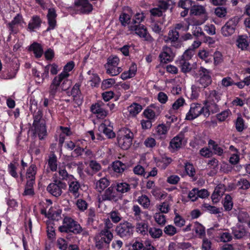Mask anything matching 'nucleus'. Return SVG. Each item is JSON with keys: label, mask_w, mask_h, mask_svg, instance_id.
Wrapping results in <instances>:
<instances>
[{"label": "nucleus", "mask_w": 250, "mask_h": 250, "mask_svg": "<svg viewBox=\"0 0 250 250\" xmlns=\"http://www.w3.org/2000/svg\"><path fill=\"white\" fill-rule=\"evenodd\" d=\"M42 21L38 16H33L29 21L27 29L30 31H34L35 29L41 26Z\"/></svg>", "instance_id": "26"}, {"label": "nucleus", "mask_w": 250, "mask_h": 250, "mask_svg": "<svg viewBox=\"0 0 250 250\" xmlns=\"http://www.w3.org/2000/svg\"><path fill=\"white\" fill-rule=\"evenodd\" d=\"M232 232L236 239H240L246 234L245 229L241 226H236L232 229Z\"/></svg>", "instance_id": "33"}, {"label": "nucleus", "mask_w": 250, "mask_h": 250, "mask_svg": "<svg viewBox=\"0 0 250 250\" xmlns=\"http://www.w3.org/2000/svg\"><path fill=\"white\" fill-rule=\"evenodd\" d=\"M205 100L204 102H219L221 99V94L216 90H208L204 92Z\"/></svg>", "instance_id": "16"}, {"label": "nucleus", "mask_w": 250, "mask_h": 250, "mask_svg": "<svg viewBox=\"0 0 250 250\" xmlns=\"http://www.w3.org/2000/svg\"><path fill=\"white\" fill-rule=\"evenodd\" d=\"M164 232L166 235L171 237L177 234L178 231L174 226L168 225L164 228Z\"/></svg>", "instance_id": "47"}, {"label": "nucleus", "mask_w": 250, "mask_h": 250, "mask_svg": "<svg viewBox=\"0 0 250 250\" xmlns=\"http://www.w3.org/2000/svg\"><path fill=\"white\" fill-rule=\"evenodd\" d=\"M161 107L156 104H152L143 111V115L146 118L151 121L154 120L160 114Z\"/></svg>", "instance_id": "11"}, {"label": "nucleus", "mask_w": 250, "mask_h": 250, "mask_svg": "<svg viewBox=\"0 0 250 250\" xmlns=\"http://www.w3.org/2000/svg\"><path fill=\"white\" fill-rule=\"evenodd\" d=\"M76 10L82 14H89L93 10V6L88 0H75Z\"/></svg>", "instance_id": "12"}, {"label": "nucleus", "mask_w": 250, "mask_h": 250, "mask_svg": "<svg viewBox=\"0 0 250 250\" xmlns=\"http://www.w3.org/2000/svg\"><path fill=\"white\" fill-rule=\"evenodd\" d=\"M204 107L201 104L197 103H192L190 105V108L186 114V119L187 120H192L200 115H204Z\"/></svg>", "instance_id": "6"}, {"label": "nucleus", "mask_w": 250, "mask_h": 250, "mask_svg": "<svg viewBox=\"0 0 250 250\" xmlns=\"http://www.w3.org/2000/svg\"><path fill=\"white\" fill-rule=\"evenodd\" d=\"M148 232L150 236L154 239L159 238L163 235L162 229L156 227L150 228L148 229Z\"/></svg>", "instance_id": "42"}, {"label": "nucleus", "mask_w": 250, "mask_h": 250, "mask_svg": "<svg viewBox=\"0 0 250 250\" xmlns=\"http://www.w3.org/2000/svg\"><path fill=\"white\" fill-rule=\"evenodd\" d=\"M35 128V132L38 134L40 140H42L47 135V131L44 121H42L37 125H33Z\"/></svg>", "instance_id": "27"}, {"label": "nucleus", "mask_w": 250, "mask_h": 250, "mask_svg": "<svg viewBox=\"0 0 250 250\" xmlns=\"http://www.w3.org/2000/svg\"><path fill=\"white\" fill-rule=\"evenodd\" d=\"M238 19L237 17L230 19L221 28V33L225 37H229L232 35L235 30Z\"/></svg>", "instance_id": "8"}, {"label": "nucleus", "mask_w": 250, "mask_h": 250, "mask_svg": "<svg viewBox=\"0 0 250 250\" xmlns=\"http://www.w3.org/2000/svg\"><path fill=\"white\" fill-rule=\"evenodd\" d=\"M130 188L129 185L126 183H121L117 185V190L122 193L128 192Z\"/></svg>", "instance_id": "56"}, {"label": "nucleus", "mask_w": 250, "mask_h": 250, "mask_svg": "<svg viewBox=\"0 0 250 250\" xmlns=\"http://www.w3.org/2000/svg\"><path fill=\"white\" fill-rule=\"evenodd\" d=\"M66 188V184L60 180H55L47 187V190L55 197L60 196L62 193V189Z\"/></svg>", "instance_id": "10"}, {"label": "nucleus", "mask_w": 250, "mask_h": 250, "mask_svg": "<svg viewBox=\"0 0 250 250\" xmlns=\"http://www.w3.org/2000/svg\"><path fill=\"white\" fill-rule=\"evenodd\" d=\"M208 144L209 147L214 151V154L219 156L223 154V149L215 141L210 140Z\"/></svg>", "instance_id": "41"}, {"label": "nucleus", "mask_w": 250, "mask_h": 250, "mask_svg": "<svg viewBox=\"0 0 250 250\" xmlns=\"http://www.w3.org/2000/svg\"><path fill=\"white\" fill-rule=\"evenodd\" d=\"M132 210L133 212L134 216L136 220L140 221L142 220L141 215L143 211L141 210L140 207L136 205H134L132 207Z\"/></svg>", "instance_id": "58"}, {"label": "nucleus", "mask_w": 250, "mask_h": 250, "mask_svg": "<svg viewBox=\"0 0 250 250\" xmlns=\"http://www.w3.org/2000/svg\"><path fill=\"white\" fill-rule=\"evenodd\" d=\"M148 223L146 222L143 221L136 224V229L137 232L142 235H145L148 231Z\"/></svg>", "instance_id": "36"}, {"label": "nucleus", "mask_w": 250, "mask_h": 250, "mask_svg": "<svg viewBox=\"0 0 250 250\" xmlns=\"http://www.w3.org/2000/svg\"><path fill=\"white\" fill-rule=\"evenodd\" d=\"M88 75V79L91 83V85L92 86H95L99 84L100 82V79L97 74L94 73L91 70H89L87 72Z\"/></svg>", "instance_id": "40"}, {"label": "nucleus", "mask_w": 250, "mask_h": 250, "mask_svg": "<svg viewBox=\"0 0 250 250\" xmlns=\"http://www.w3.org/2000/svg\"><path fill=\"white\" fill-rule=\"evenodd\" d=\"M224 207L226 210H230L233 207L232 198L229 195H226L223 203Z\"/></svg>", "instance_id": "55"}, {"label": "nucleus", "mask_w": 250, "mask_h": 250, "mask_svg": "<svg viewBox=\"0 0 250 250\" xmlns=\"http://www.w3.org/2000/svg\"><path fill=\"white\" fill-rule=\"evenodd\" d=\"M112 224L108 222L106 223L107 228H104L101 231L96 235L100 237V239L104 241L106 244H109L113 239V234L108 230V229L112 227Z\"/></svg>", "instance_id": "15"}, {"label": "nucleus", "mask_w": 250, "mask_h": 250, "mask_svg": "<svg viewBox=\"0 0 250 250\" xmlns=\"http://www.w3.org/2000/svg\"><path fill=\"white\" fill-rule=\"evenodd\" d=\"M68 184V192L75 198H78L80 195V184L79 181L73 176L70 175L67 180Z\"/></svg>", "instance_id": "13"}, {"label": "nucleus", "mask_w": 250, "mask_h": 250, "mask_svg": "<svg viewBox=\"0 0 250 250\" xmlns=\"http://www.w3.org/2000/svg\"><path fill=\"white\" fill-rule=\"evenodd\" d=\"M31 50L33 51L34 54L37 58H40L43 53V49L41 45L38 43H34L31 45Z\"/></svg>", "instance_id": "46"}, {"label": "nucleus", "mask_w": 250, "mask_h": 250, "mask_svg": "<svg viewBox=\"0 0 250 250\" xmlns=\"http://www.w3.org/2000/svg\"><path fill=\"white\" fill-rule=\"evenodd\" d=\"M203 74L202 75L199 80V83L204 87L206 88L211 83L212 80L208 71L204 69L203 70Z\"/></svg>", "instance_id": "24"}, {"label": "nucleus", "mask_w": 250, "mask_h": 250, "mask_svg": "<svg viewBox=\"0 0 250 250\" xmlns=\"http://www.w3.org/2000/svg\"><path fill=\"white\" fill-rule=\"evenodd\" d=\"M177 62L180 65V66L181 67L182 71L183 72L186 73L190 70V69H191L190 64L188 62V60L180 58L177 61Z\"/></svg>", "instance_id": "44"}, {"label": "nucleus", "mask_w": 250, "mask_h": 250, "mask_svg": "<svg viewBox=\"0 0 250 250\" xmlns=\"http://www.w3.org/2000/svg\"><path fill=\"white\" fill-rule=\"evenodd\" d=\"M185 169L187 174L191 177H194L195 174V170L193 166L190 163H186L185 166Z\"/></svg>", "instance_id": "64"}, {"label": "nucleus", "mask_w": 250, "mask_h": 250, "mask_svg": "<svg viewBox=\"0 0 250 250\" xmlns=\"http://www.w3.org/2000/svg\"><path fill=\"white\" fill-rule=\"evenodd\" d=\"M122 71L120 67L106 66V73L111 76H117Z\"/></svg>", "instance_id": "54"}, {"label": "nucleus", "mask_w": 250, "mask_h": 250, "mask_svg": "<svg viewBox=\"0 0 250 250\" xmlns=\"http://www.w3.org/2000/svg\"><path fill=\"white\" fill-rule=\"evenodd\" d=\"M231 113L229 109H228L222 111L221 113L217 114V119L220 122L224 121L226 119L231 115Z\"/></svg>", "instance_id": "57"}, {"label": "nucleus", "mask_w": 250, "mask_h": 250, "mask_svg": "<svg viewBox=\"0 0 250 250\" xmlns=\"http://www.w3.org/2000/svg\"><path fill=\"white\" fill-rule=\"evenodd\" d=\"M186 101L183 97L177 99L172 104V109L177 110L186 104Z\"/></svg>", "instance_id": "53"}, {"label": "nucleus", "mask_w": 250, "mask_h": 250, "mask_svg": "<svg viewBox=\"0 0 250 250\" xmlns=\"http://www.w3.org/2000/svg\"><path fill=\"white\" fill-rule=\"evenodd\" d=\"M206 13V9L202 5H194L190 9V14L195 16H200Z\"/></svg>", "instance_id": "38"}, {"label": "nucleus", "mask_w": 250, "mask_h": 250, "mask_svg": "<svg viewBox=\"0 0 250 250\" xmlns=\"http://www.w3.org/2000/svg\"><path fill=\"white\" fill-rule=\"evenodd\" d=\"M75 63L74 62L70 61L66 63L63 67V71L58 76L64 80V85H68L69 83L71 85V82L68 79L70 76L69 72L74 68Z\"/></svg>", "instance_id": "14"}, {"label": "nucleus", "mask_w": 250, "mask_h": 250, "mask_svg": "<svg viewBox=\"0 0 250 250\" xmlns=\"http://www.w3.org/2000/svg\"><path fill=\"white\" fill-rule=\"evenodd\" d=\"M133 133L127 128L121 129L118 135V143L123 149H128L132 144Z\"/></svg>", "instance_id": "1"}, {"label": "nucleus", "mask_w": 250, "mask_h": 250, "mask_svg": "<svg viewBox=\"0 0 250 250\" xmlns=\"http://www.w3.org/2000/svg\"><path fill=\"white\" fill-rule=\"evenodd\" d=\"M142 109V106L137 103H133L127 107L129 115L132 117H135L141 112Z\"/></svg>", "instance_id": "34"}, {"label": "nucleus", "mask_w": 250, "mask_h": 250, "mask_svg": "<svg viewBox=\"0 0 250 250\" xmlns=\"http://www.w3.org/2000/svg\"><path fill=\"white\" fill-rule=\"evenodd\" d=\"M169 128V126L165 124H160L156 127V134L160 138H165Z\"/></svg>", "instance_id": "28"}, {"label": "nucleus", "mask_w": 250, "mask_h": 250, "mask_svg": "<svg viewBox=\"0 0 250 250\" xmlns=\"http://www.w3.org/2000/svg\"><path fill=\"white\" fill-rule=\"evenodd\" d=\"M183 139L182 134H179L174 137L170 142V147L173 149L181 147Z\"/></svg>", "instance_id": "32"}, {"label": "nucleus", "mask_w": 250, "mask_h": 250, "mask_svg": "<svg viewBox=\"0 0 250 250\" xmlns=\"http://www.w3.org/2000/svg\"><path fill=\"white\" fill-rule=\"evenodd\" d=\"M204 209L212 214H218L220 212L219 209L214 206H211L208 204H204L203 205Z\"/></svg>", "instance_id": "60"}, {"label": "nucleus", "mask_w": 250, "mask_h": 250, "mask_svg": "<svg viewBox=\"0 0 250 250\" xmlns=\"http://www.w3.org/2000/svg\"><path fill=\"white\" fill-rule=\"evenodd\" d=\"M193 229L200 238L205 235V228L199 223H196L194 224Z\"/></svg>", "instance_id": "49"}, {"label": "nucleus", "mask_w": 250, "mask_h": 250, "mask_svg": "<svg viewBox=\"0 0 250 250\" xmlns=\"http://www.w3.org/2000/svg\"><path fill=\"white\" fill-rule=\"evenodd\" d=\"M34 184V182L27 181L23 193L24 195H33L34 194V191L33 188Z\"/></svg>", "instance_id": "51"}, {"label": "nucleus", "mask_w": 250, "mask_h": 250, "mask_svg": "<svg viewBox=\"0 0 250 250\" xmlns=\"http://www.w3.org/2000/svg\"><path fill=\"white\" fill-rule=\"evenodd\" d=\"M192 3L191 0H180L178 2V6L184 9L189 10L192 7Z\"/></svg>", "instance_id": "62"}, {"label": "nucleus", "mask_w": 250, "mask_h": 250, "mask_svg": "<svg viewBox=\"0 0 250 250\" xmlns=\"http://www.w3.org/2000/svg\"><path fill=\"white\" fill-rule=\"evenodd\" d=\"M218 102H203L204 116L208 117L212 113H215L219 111L220 108L217 104Z\"/></svg>", "instance_id": "17"}, {"label": "nucleus", "mask_w": 250, "mask_h": 250, "mask_svg": "<svg viewBox=\"0 0 250 250\" xmlns=\"http://www.w3.org/2000/svg\"><path fill=\"white\" fill-rule=\"evenodd\" d=\"M57 159L55 155L50 156L48 161L49 167L52 171H55L57 169Z\"/></svg>", "instance_id": "52"}, {"label": "nucleus", "mask_w": 250, "mask_h": 250, "mask_svg": "<svg viewBox=\"0 0 250 250\" xmlns=\"http://www.w3.org/2000/svg\"><path fill=\"white\" fill-rule=\"evenodd\" d=\"M107 105L102 102H98L92 104L90 107L91 112L95 114L99 119H104L106 117L108 114V111L106 109Z\"/></svg>", "instance_id": "5"}, {"label": "nucleus", "mask_w": 250, "mask_h": 250, "mask_svg": "<svg viewBox=\"0 0 250 250\" xmlns=\"http://www.w3.org/2000/svg\"><path fill=\"white\" fill-rule=\"evenodd\" d=\"M179 34L175 29H171L168 31L167 36L164 37V41L166 42L173 43L176 42L179 39Z\"/></svg>", "instance_id": "25"}, {"label": "nucleus", "mask_w": 250, "mask_h": 250, "mask_svg": "<svg viewBox=\"0 0 250 250\" xmlns=\"http://www.w3.org/2000/svg\"><path fill=\"white\" fill-rule=\"evenodd\" d=\"M137 201L145 208H148L150 206V200L146 195H142L139 196L137 199Z\"/></svg>", "instance_id": "48"}, {"label": "nucleus", "mask_w": 250, "mask_h": 250, "mask_svg": "<svg viewBox=\"0 0 250 250\" xmlns=\"http://www.w3.org/2000/svg\"><path fill=\"white\" fill-rule=\"evenodd\" d=\"M25 24L26 23L24 21L22 16L17 14L11 22L7 24V26L10 31V34H11L17 33L19 29L23 28Z\"/></svg>", "instance_id": "7"}, {"label": "nucleus", "mask_w": 250, "mask_h": 250, "mask_svg": "<svg viewBox=\"0 0 250 250\" xmlns=\"http://www.w3.org/2000/svg\"><path fill=\"white\" fill-rule=\"evenodd\" d=\"M110 218L112 221L114 223L119 222L122 219L120 213L118 211L115 210L112 211L110 213Z\"/></svg>", "instance_id": "63"}, {"label": "nucleus", "mask_w": 250, "mask_h": 250, "mask_svg": "<svg viewBox=\"0 0 250 250\" xmlns=\"http://www.w3.org/2000/svg\"><path fill=\"white\" fill-rule=\"evenodd\" d=\"M172 159L166 156H163L157 162V166L161 169H165L171 163Z\"/></svg>", "instance_id": "35"}, {"label": "nucleus", "mask_w": 250, "mask_h": 250, "mask_svg": "<svg viewBox=\"0 0 250 250\" xmlns=\"http://www.w3.org/2000/svg\"><path fill=\"white\" fill-rule=\"evenodd\" d=\"M36 172V166L35 165H31L26 171V178L27 179V181H32L35 182Z\"/></svg>", "instance_id": "31"}, {"label": "nucleus", "mask_w": 250, "mask_h": 250, "mask_svg": "<svg viewBox=\"0 0 250 250\" xmlns=\"http://www.w3.org/2000/svg\"><path fill=\"white\" fill-rule=\"evenodd\" d=\"M99 129L108 138H113L115 137V134L112 130V126L109 125L108 120H105L104 123H102L99 127Z\"/></svg>", "instance_id": "22"}, {"label": "nucleus", "mask_w": 250, "mask_h": 250, "mask_svg": "<svg viewBox=\"0 0 250 250\" xmlns=\"http://www.w3.org/2000/svg\"><path fill=\"white\" fill-rule=\"evenodd\" d=\"M191 94L190 95V99L191 100H195L198 98L200 91V87L196 85H192L191 87Z\"/></svg>", "instance_id": "61"}, {"label": "nucleus", "mask_w": 250, "mask_h": 250, "mask_svg": "<svg viewBox=\"0 0 250 250\" xmlns=\"http://www.w3.org/2000/svg\"><path fill=\"white\" fill-rule=\"evenodd\" d=\"M118 235L121 237H128L133 234V227L128 222L120 223L116 228Z\"/></svg>", "instance_id": "9"}, {"label": "nucleus", "mask_w": 250, "mask_h": 250, "mask_svg": "<svg viewBox=\"0 0 250 250\" xmlns=\"http://www.w3.org/2000/svg\"><path fill=\"white\" fill-rule=\"evenodd\" d=\"M109 185V181L105 178H102L95 183L97 190L100 192L103 191Z\"/></svg>", "instance_id": "30"}, {"label": "nucleus", "mask_w": 250, "mask_h": 250, "mask_svg": "<svg viewBox=\"0 0 250 250\" xmlns=\"http://www.w3.org/2000/svg\"><path fill=\"white\" fill-rule=\"evenodd\" d=\"M174 57L171 49L167 46L163 47V51L159 55V58L161 62L167 63L172 61Z\"/></svg>", "instance_id": "18"}, {"label": "nucleus", "mask_w": 250, "mask_h": 250, "mask_svg": "<svg viewBox=\"0 0 250 250\" xmlns=\"http://www.w3.org/2000/svg\"><path fill=\"white\" fill-rule=\"evenodd\" d=\"M62 211L51 208L47 212V218L53 220H58L61 218Z\"/></svg>", "instance_id": "39"}, {"label": "nucleus", "mask_w": 250, "mask_h": 250, "mask_svg": "<svg viewBox=\"0 0 250 250\" xmlns=\"http://www.w3.org/2000/svg\"><path fill=\"white\" fill-rule=\"evenodd\" d=\"M112 167L117 173H122L126 168V165L120 161H116L113 163Z\"/></svg>", "instance_id": "43"}, {"label": "nucleus", "mask_w": 250, "mask_h": 250, "mask_svg": "<svg viewBox=\"0 0 250 250\" xmlns=\"http://www.w3.org/2000/svg\"><path fill=\"white\" fill-rule=\"evenodd\" d=\"M44 69L45 70V76H49V71L52 75H56L59 71V66L56 63L49 64L46 65Z\"/></svg>", "instance_id": "37"}, {"label": "nucleus", "mask_w": 250, "mask_h": 250, "mask_svg": "<svg viewBox=\"0 0 250 250\" xmlns=\"http://www.w3.org/2000/svg\"><path fill=\"white\" fill-rule=\"evenodd\" d=\"M62 232H72L74 233H80L82 231V228L76 221L69 217H65L63 220L62 225L59 228Z\"/></svg>", "instance_id": "2"}, {"label": "nucleus", "mask_w": 250, "mask_h": 250, "mask_svg": "<svg viewBox=\"0 0 250 250\" xmlns=\"http://www.w3.org/2000/svg\"><path fill=\"white\" fill-rule=\"evenodd\" d=\"M117 193L112 187L106 189L101 197H99L100 202L105 201H112L117 200Z\"/></svg>", "instance_id": "19"}, {"label": "nucleus", "mask_w": 250, "mask_h": 250, "mask_svg": "<svg viewBox=\"0 0 250 250\" xmlns=\"http://www.w3.org/2000/svg\"><path fill=\"white\" fill-rule=\"evenodd\" d=\"M137 71V65L135 63H132L129 70L124 72L121 74V78L123 80H126L133 77Z\"/></svg>", "instance_id": "29"}, {"label": "nucleus", "mask_w": 250, "mask_h": 250, "mask_svg": "<svg viewBox=\"0 0 250 250\" xmlns=\"http://www.w3.org/2000/svg\"><path fill=\"white\" fill-rule=\"evenodd\" d=\"M64 80L58 76L54 77L49 87V94L52 98H54L57 92L61 89L62 91H65L69 89L71 84H65L63 83Z\"/></svg>", "instance_id": "3"}, {"label": "nucleus", "mask_w": 250, "mask_h": 250, "mask_svg": "<svg viewBox=\"0 0 250 250\" xmlns=\"http://www.w3.org/2000/svg\"><path fill=\"white\" fill-rule=\"evenodd\" d=\"M56 18L57 14L54 8H49L48 10L47 15V22L48 24L47 31L53 30L55 28L57 24Z\"/></svg>", "instance_id": "21"}, {"label": "nucleus", "mask_w": 250, "mask_h": 250, "mask_svg": "<svg viewBox=\"0 0 250 250\" xmlns=\"http://www.w3.org/2000/svg\"><path fill=\"white\" fill-rule=\"evenodd\" d=\"M250 42V39L246 35L239 36L236 40L237 46L242 50H248Z\"/></svg>", "instance_id": "23"}, {"label": "nucleus", "mask_w": 250, "mask_h": 250, "mask_svg": "<svg viewBox=\"0 0 250 250\" xmlns=\"http://www.w3.org/2000/svg\"><path fill=\"white\" fill-rule=\"evenodd\" d=\"M68 95H70L73 97L74 102L77 105H81L83 101V97L80 90L79 84L76 83L73 87L70 94L68 93Z\"/></svg>", "instance_id": "20"}, {"label": "nucleus", "mask_w": 250, "mask_h": 250, "mask_svg": "<svg viewBox=\"0 0 250 250\" xmlns=\"http://www.w3.org/2000/svg\"><path fill=\"white\" fill-rule=\"evenodd\" d=\"M18 166V164L13 163H10L8 166V171L9 173L14 178H17L18 176L17 172Z\"/></svg>", "instance_id": "59"}, {"label": "nucleus", "mask_w": 250, "mask_h": 250, "mask_svg": "<svg viewBox=\"0 0 250 250\" xmlns=\"http://www.w3.org/2000/svg\"><path fill=\"white\" fill-rule=\"evenodd\" d=\"M129 30L131 32H134L135 34L142 38L144 41L151 42L153 41V38L147 32L146 28L142 24H130L128 25Z\"/></svg>", "instance_id": "4"}, {"label": "nucleus", "mask_w": 250, "mask_h": 250, "mask_svg": "<svg viewBox=\"0 0 250 250\" xmlns=\"http://www.w3.org/2000/svg\"><path fill=\"white\" fill-rule=\"evenodd\" d=\"M155 222L161 226H164L167 222L166 216L161 213H156L154 215Z\"/></svg>", "instance_id": "50"}, {"label": "nucleus", "mask_w": 250, "mask_h": 250, "mask_svg": "<svg viewBox=\"0 0 250 250\" xmlns=\"http://www.w3.org/2000/svg\"><path fill=\"white\" fill-rule=\"evenodd\" d=\"M32 74L36 78V81L39 83H42L45 78H48V76H45V70L44 69L43 72L40 74L36 68L32 69Z\"/></svg>", "instance_id": "45"}]
</instances>
